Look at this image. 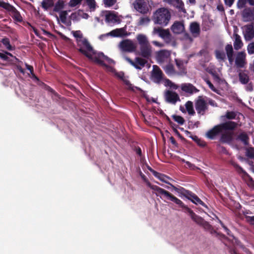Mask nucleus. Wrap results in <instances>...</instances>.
Listing matches in <instances>:
<instances>
[{
  "mask_svg": "<svg viewBox=\"0 0 254 254\" xmlns=\"http://www.w3.org/2000/svg\"><path fill=\"white\" fill-rule=\"evenodd\" d=\"M78 45L79 47L78 51L92 62L102 66L107 65L104 63V60L107 61L110 64H115L114 60L105 56L103 53H97L87 39L78 40Z\"/></svg>",
  "mask_w": 254,
  "mask_h": 254,
  "instance_id": "nucleus-1",
  "label": "nucleus"
},
{
  "mask_svg": "<svg viewBox=\"0 0 254 254\" xmlns=\"http://www.w3.org/2000/svg\"><path fill=\"white\" fill-rule=\"evenodd\" d=\"M171 14L169 9L166 7L157 8L153 13L152 21L155 24L162 26H166L169 23Z\"/></svg>",
  "mask_w": 254,
  "mask_h": 254,
  "instance_id": "nucleus-2",
  "label": "nucleus"
},
{
  "mask_svg": "<svg viewBox=\"0 0 254 254\" xmlns=\"http://www.w3.org/2000/svg\"><path fill=\"white\" fill-rule=\"evenodd\" d=\"M238 124L232 121H229L215 126L212 129L209 130L207 133V137L212 139L219 132L233 130L238 126Z\"/></svg>",
  "mask_w": 254,
  "mask_h": 254,
  "instance_id": "nucleus-3",
  "label": "nucleus"
},
{
  "mask_svg": "<svg viewBox=\"0 0 254 254\" xmlns=\"http://www.w3.org/2000/svg\"><path fill=\"white\" fill-rule=\"evenodd\" d=\"M0 7H2L6 11L11 12V16L14 20L19 22L22 21V17L20 12L10 3L0 1Z\"/></svg>",
  "mask_w": 254,
  "mask_h": 254,
  "instance_id": "nucleus-4",
  "label": "nucleus"
},
{
  "mask_svg": "<svg viewBox=\"0 0 254 254\" xmlns=\"http://www.w3.org/2000/svg\"><path fill=\"white\" fill-rule=\"evenodd\" d=\"M186 212L188 213L191 219L197 224L202 226L206 230H211V226L202 217L196 215L190 208L186 207Z\"/></svg>",
  "mask_w": 254,
  "mask_h": 254,
  "instance_id": "nucleus-5",
  "label": "nucleus"
},
{
  "mask_svg": "<svg viewBox=\"0 0 254 254\" xmlns=\"http://www.w3.org/2000/svg\"><path fill=\"white\" fill-rule=\"evenodd\" d=\"M127 35V31H126V26L121 28H116L112 30L110 32L101 35L99 37L100 39L103 40L104 38L107 37L109 36L113 37H124Z\"/></svg>",
  "mask_w": 254,
  "mask_h": 254,
  "instance_id": "nucleus-6",
  "label": "nucleus"
},
{
  "mask_svg": "<svg viewBox=\"0 0 254 254\" xmlns=\"http://www.w3.org/2000/svg\"><path fill=\"white\" fill-rule=\"evenodd\" d=\"M170 57L171 53L170 51L166 50H160L156 54V60L160 65L169 62L170 60Z\"/></svg>",
  "mask_w": 254,
  "mask_h": 254,
  "instance_id": "nucleus-7",
  "label": "nucleus"
},
{
  "mask_svg": "<svg viewBox=\"0 0 254 254\" xmlns=\"http://www.w3.org/2000/svg\"><path fill=\"white\" fill-rule=\"evenodd\" d=\"M164 74L161 69L156 65H153L151 72V79L156 83H160L163 80Z\"/></svg>",
  "mask_w": 254,
  "mask_h": 254,
  "instance_id": "nucleus-8",
  "label": "nucleus"
},
{
  "mask_svg": "<svg viewBox=\"0 0 254 254\" xmlns=\"http://www.w3.org/2000/svg\"><path fill=\"white\" fill-rule=\"evenodd\" d=\"M195 107L197 113L203 115L207 110V104L202 96H199L195 102Z\"/></svg>",
  "mask_w": 254,
  "mask_h": 254,
  "instance_id": "nucleus-9",
  "label": "nucleus"
},
{
  "mask_svg": "<svg viewBox=\"0 0 254 254\" xmlns=\"http://www.w3.org/2000/svg\"><path fill=\"white\" fill-rule=\"evenodd\" d=\"M243 34L246 41H250L254 38V27L252 24L245 25L242 27Z\"/></svg>",
  "mask_w": 254,
  "mask_h": 254,
  "instance_id": "nucleus-10",
  "label": "nucleus"
},
{
  "mask_svg": "<svg viewBox=\"0 0 254 254\" xmlns=\"http://www.w3.org/2000/svg\"><path fill=\"white\" fill-rule=\"evenodd\" d=\"M133 5L134 8L140 13H145L148 11V3L146 0H135Z\"/></svg>",
  "mask_w": 254,
  "mask_h": 254,
  "instance_id": "nucleus-11",
  "label": "nucleus"
},
{
  "mask_svg": "<svg viewBox=\"0 0 254 254\" xmlns=\"http://www.w3.org/2000/svg\"><path fill=\"white\" fill-rule=\"evenodd\" d=\"M247 64L246 54L245 52H238L235 58V64L238 68L244 67Z\"/></svg>",
  "mask_w": 254,
  "mask_h": 254,
  "instance_id": "nucleus-12",
  "label": "nucleus"
},
{
  "mask_svg": "<svg viewBox=\"0 0 254 254\" xmlns=\"http://www.w3.org/2000/svg\"><path fill=\"white\" fill-rule=\"evenodd\" d=\"M165 97L167 102L175 104L177 101H180L179 95L175 92L167 90L165 92Z\"/></svg>",
  "mask_w": 254,
  "mask_h": 254,
  "instance_id": "nucleus-13",
  "label": "nucleus"
},
{
  "mask_svg": "<svg viewBox=\"0 0 254 254\" xmlns=\"http://www.w3.org/2000/svg\"><path fill=\"white\" fill-rule=\"evenodd\" d=\"M183 190L184 191V195L189 199L193 203L196 204H200L202 206L207 207L205 204L195 194L185 189Z\"/></svg>",
  "mask_w": 254,
  "mask_h": 254,
  "instance_id": "nucleus-14",
  "label": "nucleus"
},
{
  "mask_svg": "<svg viewBox=\"0 0 254 254\" xmlns=\"http://www.w3.org/2000/svg\"><path fill=\"white\" fill-rule=\"evenodd\" d=\"M152 54V47L150 44L139 47V54L143 58L148 59Z\"/></svg>",
  "mask_w": 254,
  "mask_h": 254,
  "instance_id": "nucleus-15",
  "label": "nucleus"
},
{
  "mask_svg": "<svg viewBox=\"0 0 254 254\" xmlns=\"http://www.w3.org/2000/svg\"><path fill=\"white\" fill-rule=\"evenodd\" d=\"M105 15V21L108 23H119L120 19L114 11H107Z\"/></svg>",
  "mask_w": 254,
  "mask_h": 254,
  "instance_id": "nucleus-16",
  "label": "nucleus"
},
{
  "mask_svg": "<svg viewBox=\"0 0 254 254\" xmlns=\"http://www.w3.org/2000/svg\"><path fill=\"white\" fill-rule=\"evenodd\" d=\"M162 196L163 199L165 198L170 200L174 202L176 204L179 205L181 207L184 208L186 209V207H187L184 205L183 202L180 199H178L176 196H174L173 194L170 193L169 191L166 190Z\"/></svg>",
  "mask_w": 254,
  "mask_h": 254,
  "instance_id": "nucleus-17",
  "label": "nucleus"
},
{
  "mask_svg": "<svg viewBox=\"0 0 254 254\" xmlns=\"http://www.w3.org/2000/svg\"><path fill=\"white\" fill-rule=\"evenodd\" d=\"M128 62L134 67L137 69H140L142 67L144 66L145 64L147 63V61L141 58H136L134 61H132L128 59Z\"/></svg>",
  "mask_w": 254,
  "mask_h": 254,
  "instance_id": "nucleus-18",
  "label": "nucleus"
},
{
  "mask_svg": "<svg viewBox=\"0 0 254 254\" xmlns=\"http://www.w3.org/2000/svg\"><path fill=\"white\" fill-rule=\"evenodd\" d=\"M181 88L183 91L190 94L196 93L199 91L195 86L189 83L182 84Z\"/></svg>",
  "mask_w": 254,
  "mask_h": 254,
  "instance_id": "nucleus-19",
  "label": "nucleus"
},
{
  "mask_svg": "<svg viewBox=\"0 0 254 254\" xmlns=\"http://www.w3.org/2000/svg\"><path fill=\"white\" fill-rule=\"evenodd\" d=\"M118 48L120 51V54L123 57L127 60V39L122 40L118 45Z\"/></svg>",
  "mask_w": 254,
  "mask_h": 254,
  "instance_id": "nucleus-20",
  "label": "nucleus"
},
{
  "mask_svg": "<svg viewBox=\"0 0 254 254\" xmlns=\"http://www.w3.org/2000/svg\"><path fill=\"white\" fill-rule=\"evenodd\" d=\"M148 167V170L149 171H150L153 174V175L157 178H158L159 180H160L161 181L164 182V183H165L167 184H170V183L168 182V180H171V179L164 175V174H160L158 172H157L156 171L153 170V169H152V168L150 167Z\"/></svg>",
  "mask_w": 254,
  "mask_h": 254,
  "instance_id": "nucleus-21",
  "label": "nucleus"
},
{
  "mask_svg": "<svg viewBox=\"0 0 254 254\" xmlns=\"http://www.w3.org/2000/svg\"><path fill=\"white\" fill-rule=\"evenodd\" d=\"M171 29L174 33L179 34L184 31V26L181 22L176 21L172 25Z\"/></svg>",
  "mask_w": 254,
  "mask_h": 254,
  "instance_id": "nucleus-22",
  "label": "nucleus"
},
{
  "mask_svg": "<svg viewBox=\"0 0 254 254\" xmlns=\"http://www.w3.org/2000/svg\"><path fill=\"white\" fill-rule=\"evenodd\" d=\"M163 69L167 74L172 76L176 74L181 75V72H177L172 64H169L166 66H162Z\"/></svg>",
  "mask_w": 254,
  "mask_h": 254,
  "instance_id": "nucleus-23",
  "label": "nucleus"
},
{
  "mask_svg": "<svg viewBox=\"0 0 254 254\" xmlns=\"http://www.w3.org/2000/svg\"><path fill=\"white\" fill-rule=\"evenodd\" d=\"M242 16L245 21H250L254 19L252 9L250 8H246L243 10Z\"/></svg>",
  "mask_w": 254,
  "mask_h": 254,
  "instance_id": "nucleus-24",
  "label": "nucleus"
},
{
  "mask_svg": "<svg viewBox=\"0 0 254 254\" xmlns=\"http://www.w3.org/2000/svg\"><path fill=\"white\" fill-rule=\"evenodd\" d=\"M190 29L191 33L194 37H197L199 34V25L197 22H192L190 23Z\"/></svg>",
  "mask_w": 254,
  "mask_h": 254,
  "instance_id": "nucleus-25",
  "label": "nucleus"
},
{
  "mask_svg": "<svg viewBox=\"0 0 254 254\" xmlns=\"http://www.w3.org/2000/svg\"><path fill=\"white\" fill-rule=\"evenodd\" d=\"M221 134V140L224 142H230L232 139L233 133L230 131L219 132Z\"/></svg>",
  "mask_w": 254,
  "mask_h": 254,
  "instance_id": "nucleus-26",
  "label": "nucleus"
},
{
  "mask_svg": "<svg viewBox=\"0 0 254 254\" xmlns=\"http://www.w3.org/2000/svg\"><path fill=\"white\" fill-rule=\"evenodd\" d=\"M136 39L140 47L150 44L147 37L144 34H138L136 36Z\"/></svg>",
  "mask_w": 254,
  "mask_h": 254,
  "instance_id": "nucleus-27",
  "label": "nucleus"
},
{
  "mask_svg": "<svg viewBox=\"0 0 254 254\" xmlns=\"http://www.w3.org/2000/svg\"><path fill=\"white\" fill-rule=\"evenodd\" d=\"M160 37L167 43H169L172 40V35L168 29H163L161 33H160Z\"/></svg>",
  "mask_w": 254,
  "mask_h": 254,
  "instance_id": "nucleus-28",
  "label": "nucleus"
},
{
  "mask_svg": "<svg viewBox=\"0 0 254 254\" xmlns=\"http://www.w3.org/2000/svg\"><path fill=\"white\" fill-rule=\"evenodd\" d=\"M235 41L234 42V47L236 50L241 49L243 46V43L240 36L237 34L234 35Z\"/></svg>",
  "mask_w": 254,
  "mask_h": 254,
  "instance_id": "nucleus-29",
  "label": "nucleus"
},
{
  "mask_svg": "<svg viewBox=\"0 0 254 254\" xmlns=\"http://www.w3.org/2000/svg\"><path fill=\"white\" fill-rule=\"evenodd\" d=\"M168 4L174 6L180 10L185 11L184 4L182 0H172V3Z\"/></svg>",
  "mask_w": 254,
  "mask_h": 254,
  "instance_id": "nucleus-30",
  "label": "nucleus"
},
{
  "mask_svg": "<svg viewBox=\"0 0 254 254\" xmlns=\"http://www.w3.org/2000/svg\"><path fill=\"white\" fill-rule=\"evenodd\" d=\"M186 111L190 115L193 116L195 114V111L193 109V103L191 101H189L185 104Z\"/></svg>",
  "mask_w": 254,
  "mask_h": 254,
  "instance_id": "nucleus-31",
  "label": "nucleus"
},
{
  "mask_svg": "<svg viewBox=\"0 0 254 254\" xmlns=\"http://www.w3.org/2000/svg\"><path fill=\"white\" fill-rule=\"evenodd\" d=\"M150 189L155 191L157 196H159L160 197L163 199L162 195L164 194L166 190L155 185H152Z\"/></svg>",
  "mask_w": 254,
  "mask_h": 254,
  "instance_id": "nucleus-32",
  "label": "nucleus"
},
{
  "mask_svg": "<svg viewBox=\"0 0 254 254\" xmlns=\"http://www.w3.org/2000/svg\"><path fill=\"white\" fill-rule=\"evenodd\" d=\"M54 4L53 0H43L42 2V7L45 10L53 6Z\"/></svg>",
  "mask_w": 254,
  "mask_h": 254,
  "instance_id": "nucleus-33",
  "label": "nucleus"
},
{
  "mask_svg": "<svg viewBox=\"0 0 254 254\" xmlns=\"http://www.w3.org/2000/svg\"><path fill=\"white\" fill-rule=\"evenodd\" d=\"M164 85L165 86L169 87L172 89L176 90L179 88V86L178 85L176 84L169 79H164Z\"/></svg>",
  "mask_w": 254,
  "mask_h": 254,
  "instance_id": "nucleus-34",
  "label": "nucleus"
},
{
  "mask_svg": "<svg viewBox=\"0 0 254 254\" xmlns=\"http://www.w3.org/2000/svg\"><path fill=\"white\" fill-rule=\"evenodd\" d=\"M240 81L243 84H246L249 82L248 75L244 72H240L239 75Z\"/></svg>",
  "mask_w": 254,
  "mask_h": 254,
  "instance_id": "nucleus-35",
  "label": "nucleus"
},
{
  "mask_svg": "<svg viewBox=\"0 0 254 254\" xmlns=\"http://www.w3.org/2000/svg\"><path fill=\"white\" fill-rule=\"evenodd\" d=\"M64 1L62 0H58L54 6V11L55 12H59L64 8Z\"/></svg>",
  "mask_w": 254,
  "mask_h": 254,
  "instance_id": "nucleus-36",
  "label": "nucleus"
},
{
  "mask_svg": "<svg viewBox=\"0 0 254 254\" xmlns=\"http://www.w3.org/2000/svg\"><path fill=\"white\" fill-rule=\"evenodd\" d=\"M237 138L242 141L244 144L247 145L248 144L249 137L246 133L244 132L240 133Z\"/></svg>",
  "mask_w": 254,
  "mask_h": 254,
  "instance_id": "nucleus-37",
  "label": "nucleus"
},
{
  "mask_svg": "<svg viewBox=\"0 0 254 254\" xmlns=\"http://www.w3.org/2000/svg\"><path fill=\"white\" fill-rule=\"evenodd\" d=\"M137 172L142 180L146 183V185L150 188L151 186H152V185H151V183L149 182L146 177L142 173L139 168H138L137 169Z\"/></svg>",
  "mask_w": 254,
  "mask_h": 254,
  "instance_id": "nucleus-38",
  "label": "nucleus"
},
{
  "mask_svg": "<svg viewBox=\"0 0 254 254\" xmlns=\"http://www.w3.org/2000/svg\"><path fill=\"white\" fill-rule=\"evenodd\" d=\"M73 36L76 38L77 45L78 47V50L79 49V47L78 45V40H83L86 39V38L82 39V34L81 33L80 31H75L73 32Z\"/></svg>",
  "mask_w": 254,
  "mask_h": 254,
  "instance_id": "nucleus-39",
  "label": "nucleus"
},
{
  "mask_svg": "<svg viewBox=\"0 0 254 254\" xmlns=\"http://www.w3.org/2000/svg\"><path fill=\"white\" fill-rule=\"evenodd\" d=\"M1 43L6 48V49L9 51L13 50L12 46L10 44V41L8 38H4L1 40Z\"/></svg>",
  "mask_w": 254,
  "mask_h": 254,
  "instance_id": "nucleus-40",
  "label": "nucleus"
},
{
  "mask_svg": "<svg viewBox=\"0 0 254 254\" xmlns=\"http://www.w3.org/2000/svg\"><path fill=\"white\" fill-rule=\"evenodd\" d=\"M215 55L216 58L220 61H223L226 59L225 53L223 51L216 50L215 51Z\"/></svg>",
  "mask_w": 254,
  "mask_h": 254,
  "instance_id": "nucleus-41",
  "label": "nucleus"
},
{
  "mask_svg": "<svg viewBox=\"0 0 254 254\" xmlns=\"http://www.w3.org/2000/svg\"><path fill=\"white\" fill-rule=\"evenodd\" d=\"M248 54L254 55V41L250 43L247 47Z\"/></svg>",
  "mask_w": 254,
  "mask_h": 254,
  "instance_id": "nucleus-42",
  "label": "nucleus"
},
{
  "mask_svg": "<svg viewBox=\"0 0 254 254\" xmlns=\"http://www.w3.org/2000/svg\"><path fill=\"white\" fill-rule=\"evenodd\" d=\"M136 48V44L131 40H128V52L134 51Z\"/></svg>",
  "mask_w": 254,
  "mask_h": 254,
  "instance_id": "nucleus-43",
  "label": "nucleus"
},
{
  "mask_svg": "<svg viewBox=\"0 0 254 254\" xmlns=\"http://www.w3.org/2000/svg\"><path fill=\"white\" fill-rule=\"evenodd\" d=\"M87 4L91 11L95 10L96 7V2L95 0H86Z\"/></svg>",
  "mask_w": 254,
  "mask_h": 254,
  "instance_id": "nucleus-44",
  "label": "nucleus"
},
{
  "mask_svg": "<svg viewBox=\"0 0 254 254\" xmlns=\"http://www.w3.org/2000/svg\"><path fill=\"white\" fill-rule=\"evenodd\" d=\"M114 74L119 79L122 80L125 84L127 85V80L125 78L124 73L123 72H118L116 71Z\"/></svg>",
  "mask_w": 254,
  "mask_h": 254,
  "instance_id": "nucleus-45",
  "label": "nucleus"
},
{
  "mask_svg": "<svg viewBox=\"0 0 254 254\" xmlns=\"http://www.w3.org/2000/svg\"><path fill=\"white\" fill-rule=\"evenodd\" d=\"M173 119L175 121L177 122L178 124L180 125L184 124L185 122V120L183 118H182L181 116H177V115H173L172 116Z\"/></svg>",
  "mask_w": 254,
  "mask_h": 254,
  "instance_id": "nucleus-46",
  "label": "nucleus"
},
{
  "mask_svg": "<svg viewBox=\"0 0 254 254\" xmlns=\"http://www.w3.org/2000/svg\"><path fill=\"white\" fill-rule=\"evenodd\" d=\"M227 56L233 55V49L232 45L227 44L225 47Z\"/></svg>",
  "mask_w": 254,
  "mask_h": 254,
  "instance_id": "nucleus-47",
  "label": "nucleus"
},
{
  "mask_svg": "<svg viewBox=\"0 0 254 254\" xmlns=\"http://www.w3.org/2000/svg\"><path fill=\"white\" fill-rule=\"evenodd\" d=\"M175 62L176 65L178 67V68L183 71L184 73H186V72L183 71L184 68V63L182 61L179 59H175Z\"/></svg>",
  "mask_w": 254,
  "mask_h": 254,
  "instance_id": "nucleus-48",
  "label": "nucleus"
},
{
  "mask_svg": "<svg viewBox=\"0 0 254 254\" xmlns=\"http://www.w3.org/2000/svg\"><path fill=\"white\" fill-rule=\"evenodd\" d=\"M7 55L11 57L13 56L11 54L7 52H5L4 53L0 52V58L4 61H7L9 60V58L8 57Z\"/></svg>",
  "mask_w": 254,
  "mask_h": 254,
  "instance_id": "nucleus-49",
  "label": "nucleus"
},
{
  "mask_svg": "<svg viewBox=\"0 0 254 254\" xmlns=\"http://www.w3.org/2000/svg\"><path fill=\"white\" fill-rule=\"evenodd\" d=\"M140 161L142 169L144 170V172H146V168H147L148 169V167L149 166L148 165V164L145 161V159L143 157H141Z\"/></svg>",
  "mask_w": 254,
  "mask_h": 254,
  "instance_id": "nucleus-50",
  "label": "nucleus"
},
{
  "mask_svg": "<svg viewBox=\"0 0 254 254\" xmlns=\"http://www.w3.org/2000/svg\"><path fill=\"white\" fill-rule=\"evenodd\" d=\"M246 155L251 158H254V148H249L246 150Z\"/></svg>",
  "mask_w": 254,
  "mask_h": 254,
  "instance_id": "nucleus-51",
  "label": "nucleus"
},
{
  "mask_svg": "<svg viewBox=\"0 0 254 254\" xmlns=\"http://www.w3.org/2000/svg\"><path fill=\"white\" fill-rule=\"evenodd\" d=\"M163 30V29H162V28H160V27H154L152 32V35H155L158 34L159 35V36L160 37V33H161Z\"/></svg>",
  "mask_w": 254,
  "mask_h": 254,
  "instance_id": "nucleus-52",
  "label": "nucleus"
},
{
  "mask_svg": "<svg viewBox=\"0 0 254 254\" xmlns=\"http://www.w3.org/2000/svg\"><path fill=\"white\" fill-rule=\"evenodd\" d=\"M207 71L211 73L213 76L214 80L217 81H219L220 80V78L215 71H213L212 70H208Z\"/></svg>",
  "mask_w": 254,
  "mask_h": 254,
  "instance_id": "nucleus-53",
  "label": "nucleus"
},
{
  "mask_svg": "<svg viewBox=\"0 0 254 254\" xmlns=\"http://www.w3.org/2000/svg\"><path fill=\"white\" fill-rule=\"evenodd\" d=\"M131 147L132 148V149L133 150H134L135 151V152L137 154H138L140 156H141V149L139 147L136 146L134 144H132V145H131Z\"/></svg>",
  "mask_w": 254,
  "mask_h": 254,
  "instance_id": "nucleus-54",
  "label": "nucleus"
},
{
  "mask_svg": "<svg viewBox=\"0 0 254 254\" xmlns=\"http://www.w3.org/2000/svg\"><path fill=\"white\" fill-rule=\"evenodd\" d=\"M236 116V114L234 112H227L225 115L226 118L228 119H234Z\"/></svg>",
  "mask_w": 254,
  "mask_h": 254,
  "instance_id": "nucleus-55",
  "label": "nucleus"
},
{
  "mask_svg": "<svg viewBox=\"0 0 254 254\" xmlns=\"http://www.w3.org/2000/svg\"><path fill=\"white\" fill-rule=\"evenodd\" d=\"M150 21V19L147 17H143L140 19L139 24L141 25H144L148 24Z\"/></svg>",
  "mask_w": 254,
  "mask_h": 254,
  "instance_id": "nucleus-56",
  "label": "nucleus"
},
{
  "mask_svg": "<svg viewBox=\"0 0 254 254\" xmlns=\"http://www.w3.org/2000/svg\"><path fill=\"white\" fill-rule=\"evenodd\" d=\"M116 2V0H104V4L106 6L110 7L113 5Z\"/></svg>",
  "mask_w": 254,
  "mask_h": 254,
  "instance_id": "nucleus-57",
  "label": "nucleus"
},
{
  "mask_svg": "<svg viewBox=\"0 0 254 254\" xmlns=\"http://www.w3.org/2000/svg\"><path fill=\"white\" fill-rule=\"evenodd\" d=\"M67 12L66 11H62L60 14V17L62 22L64 23L66 19Z\"/></svg>",
  "mask_w": 254,
  "mask_h": 254,
  "instance_id": "nucleus-58",
  "label": "nucleus"
},
{
  "mask_svg": "<svg viewBox=\"0 0 254 254\" xmlns=\"http://www.w3.org/2000/svg\"><path fill=\"white\" fill-rule=\"evenodd\" d=\"M82 0H70L69 2L70 6L74 7L77 4H80Z\"/></svg>",
  "mask_w": 254,
  "mask_h": 254,
  "instance_id": "nucleus-59",
  "label": "nucleus"
},
{
  "mask_svg": "<svg viewBox=\"0 0 254 254\" xmlns=\"http://www.w3.org/2000/svg\"><path fill=\"white\" fill-rule=\"evenodd\" d=\"M205 82L208 85L209 88L214 92L217 93V90L215 88L213 85L211 83V82L209 80H205Z\"/></svg>",
  "mask_w": 254,
  "mask_h": 254,
  "instance_id": "nucleus-60",
  "label": "nucleus"
},
{
  "mask_svg": "<svg viewBox=\"0 0 254 254\" xmlns=\"http://www.w3.org/2000/svg\"><path fill=\"white\" fill-rule=\"evenodd\" d=\"M246 0H238L237 2V6L238 8H242L244 7L246 4Z\"/></svg>",
  "mask_w": 254,
  "mask_h": 254,
  "instance_id": "nucleus-61",
  "label": "nucleus"
},
{
  "mask_svg": "<svg viewBox=\"0 0 254 254\" xmlns=\"http://www.w3.org/2000/svg\"><path fill=\"white\" fill-rule=\"evenodd\" d=\"M169 185H170L175 190H176L177 192H181L184 195V191L183 190H182L184 189L183 188H181V189H178L170 183Z\"/></svg>",
  "mask_w": 254,
  "mask_h": 254,
  "instance_id": "nucleus-62",
  "label": "nucleus"
},
{
  "mask_svg": "<svg viewBox=\"0 0 254 254\" xmlns=\"http://www.w3.org/2000/svg\"><path fill=\"white\" fill-rule=\"evenodd\" d=\"M104 66L106 67V69L108 71H109V72H112L114 73H115V72H116V69L113 67H112L111 66L106 65V66Z\"/></svg>",
  "mask_w": 254,
  "mask_h": 254,
  "instance_id": "nucleus-63",
  "label": "nucleus"
},
{
  "mask_svg": "<svg viewBox=\"0 0 254 254\" xmlns=\"http://www.w3.org/2000/svg\"><path fill=\"white\" fill-rule=\"evenodd\" d=\"M152 43L155 46L158 47L159 48H162L164 47V44L162 43L158 42L157 41H153Z\"/></svg>",
  "mask_w": 254,
  "mask_h": 254,
  "instance_id": "nucleus-64",
  "label": "nucleus"
}]
</instances>
